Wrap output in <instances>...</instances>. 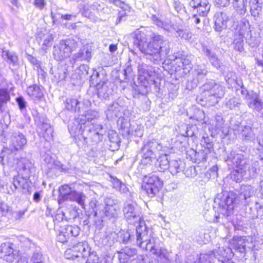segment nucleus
<instances>
[{
    "label": "nucleus",
    "instance_id": "1",
    "mask_svg": "<svg viewBox=\"0 0 263 263\" xmlns=\"http://www.w3.org/2000/svg\"><path fill=\"white\" fill-rule=\"evenodd\" d=\"M134 44L148 59L154 63H158L170 52V43L162 35L154 33L149 41H147L146 35L141 31H137Z\"/></svg>",
    "mask_w": 263,
    "mask_h": 263
},
{
    "label": "nucleus",
    "instance_id": "2",
    "mask_svg": "<svg viewBox=\"0 0 263 263\" xmlns=\"http://www.w3.org/2000/svg\"><path fill=\"white\" fill-rule=\"evenodd\" d=\"M99 117V112L94 110H89L84 116L82 115L75 120L73 125L69 127V132L74 137H82L84 141L89 137L96 142L100 141L104 133L101 124H95V120Z\"/></svg>",
    "mask_w": 263,
    "mask_h": 263
},
{
    "label": "nucleus",
    "instance_id": "3",
    "mask_svg": "<svg viewBox=\"0 0 263 263\" xmlns=\"http://www.w3.org/2000/svg\"><path fill=\"white\" fill-rule=\"evenodd\" d=\"M136 243L142 249L149 250L151 253L157 257L158 260L161 262L168 260V251L158 246V240L153 236V231L146 226L141 225L138 229Z\"/></svg>",
    "mask_w": 263,
    "mask_h": 263
},
{
    "label": "nucleus",
    "instance_id": "4",
    "mask_svg": "<svg viewBox=\"0 0 263 263\" xmlns=\"http://www.w3.org/2000/svg\"><path fill=\"white\" fill-rule=\"evenodd\" d=\"M201 97L200 101L208 102L209 105L214 106L221 99L224 95V89L220 83L214 80H210L200 88Z\"/></svg>",
    "mask_w": 263,
    "mask_h": 263
},
{
    "label": "nucleus",
    "instance_id": "5",
    "mask_svg": "<svg viewBox=\"0 0 263 263\" xmlns=\"http://www.w3.org/2000/svg\"><path fill=\"white\" fill-rule=\"evenodd\" d=\"M226 162L229 167L233 169L230 174V178L236 182L242 181L246 174L247 160L242 154H236L232 152L228 156Z\"/></svg>",
    "mask_w": 263,
    "mask_h": 263
},
{
    "label": "nucleus",
    "instance_id": "6",
    "mask_svg": "<svg viewBox=\"0 0 263 263\" xmlns=\"http://www.w3.org/2000/svg\"><path fill=\"white\" fill-rule=\"evenodd\" d=\"M215 202H218L220 212L226 216L231 214L235 205L240 202L237 194L233 192L218 194Z\"/></svg>",
    "mask_w": 263,
    "mask_h": 263
},
{
    "label": "nucleus",
    "instance_id": "7",
    "mask_svg": "<svg viewBox=\"0 0 263 263\" xmlns=\"http://www.w3.org/2000/svg\"><path fill=\"white\" fill-rule=\"evenodd\" d=\"M252 239L247 237H234L230 241V245L233 249L241 253L246 252L247 248L252 249L253 250H258L263 248L262 241L255 240L254 244L251 243Z\"/></svg>",
    "mask_w": 263,
    "mask_h": 263
},
{
    "label": "nucleus",
    "instance_id": "8",
    "mask_svg": "<svg viewBox=\"0 0 263 263\" xmlns=\"http://www.w3.org/2000/svg\"><path fill=\"white\" fill-rule=\"evenodd\" d=\"M151 19L153 23L157 27L162 28L168 32H171L174 30L182 39L189 40L191 37V34L189 31L182 29L180 26L172 23L169 20L163 21L159 19L156 15H152Z\"/></svg>",
    "mask_w": 263,
    "mask_h": 263
},
{
    "label": "nucleus",
    "instance_id": "9",
    "mask_svg": "<svg viewBox=\"0 0 263 263\" xmlns=\"http://www.w3.org/2000/svg\"><path fill=\"white\" fill-rule=\"evenodd\" d=\"M163 185V182L158 176L149 174L144 177L142 187L149 197H153L159 193Z\"/></svg>",
    "mask_w": 263,
    "mask_h": 263
},
{
    "label": "nucleus",
    "instance_id": "10",
    "mask_svg": "<svg viewBox=\"0 0 263 263\" xmlns=\"http://www.w3.org/2000/svg\"><path fill=\"white\" fill-rule=\"evenodd\" d=\"M125 218L128 223L135 224L138 223L136 227V239L137 238V230L141 225L146 226L144 221L141 218L138 208L133 203H126L123 208Z\"/></svg>",
    "mask_w": 263,
    "mask_h": 263
},
{
    "label": "nucleus",
    "instance_id": "11",
    "mask_svg": "<svg viewBox=\"0 0 263 263\" xmlns=\"http://www.w3.org/2000/svg\"><path fill=\"white\" fill-rule=\"evenodd\" d=\"M231 251L230 245L227 249L219 248L217 250L209 252L208 254H201L200 259H205L210 263H234L228 259V254Z\"/></svg>",
    "mask_w": 263,
    "mask_h": 263
},
{
    "label": "nucleus",
    "instance_id": "12",
    "mask_svg": "<svg viewBox=\"0 0 263 263\" xmlns=\"http://www.w3.org/2000/svg\"><path fill=\"white\" fill-rule=\"evenodd\" d=\"M173 66L176 72L182 70L181 75H186L192 68L191 57L183 52H177L174 55Z\"/></svg>",
    "mask_w": 263,
    "mask_h": 263
},
{
    "label": "nucleus",
    "instance_id": "13",
    "mask_svg": "<svg viewBox=\"0 0 263 263\" xmlns=\"http://www.w3.org/2000/svg\"><path fill=\"white\" fill-rule=\"evenodd\" d=\"M162 145L155 140L147 142L141 148V162L142 164H151L154 158V150L156 149L158 151L162 150Z\"/></svg>",
    "mask_w": 263,
    "mask_h": 263
},
{
    "label": "nucleus",
    "instance_id": "14",
    "mask_svg": "<svg viewBox=\"0 0 263 263\" xmlns=\"http://www.w3.org/2000/svg\"><path fill=\"white\" fill-rule=\"evenodd\" d=\"M90 248L87 242H79L71 248L66 250L65 256L67 259L76 258H86L89 254Z\"/></svg>",
    "mask_w": 263,
    "mask_h": 263
},
{
    "label": "nucleus",
    "instance_id": "15",
    "mask_svg": "<svg viewBox=\"0 0 263 263\" xmlns=\"http://www.w3.org/2000/svg\"><path fill=\"white\" fill-rule=\"evenodd\" d=\"M13 244L10 242H6L0 246V256L8 262L15 263H27L25 258H22L14 253Z\"/></svg>",
    "mask_w": 263,
    "mask_h": 263
},
{
    "label": "nucleus",
    "instance_id": "16",
    "mask_svg": "<svg viewBox=\"0 0 263 263\" xmlns=\"http://www.w3.org/2000/svg\"><path fill=\"white\" fill-rule=\"evenodd\" d=\"M105 206L102 210V217L99 218L102 219L103 215L108 219H115L118 216L120 210L117 201L111 197H106L104 199Z\"/></svg>",
    "mask_w": 263,
    "mask_h": 263
},
{
    "label": "nucleus",
    "instance_id": "17",
    "mask_svg": "<svg viewBox=\"0 0 263 263\" xmlns=\"http://www.w3.org/2000/svg\"><path fill=\"white\" fill-rule=\"evenodd\" d=\"M80 229L76 226H65L61 227L57 235L58 241L62 243L66 242L72 236L77 237L80 234Z\"/></svg>",
    "mask_w": 263,
    "mask_h": 263
},
{
    "label": "nucleus",
    "instance_id": "18",
    "mask_svg": "<svg viewBox=\"0 0 263 263\" xmlns=\"http://www.w3.org/2000/svg\"><path fill=\"white\" fill-rule=\"evenodd\" d=\"M172 149L173 147L171 146H162V150L159 151L162 153L155 163V166L159 171L163 172L168 168L170 161L168 160L167 155L172 153Z\"/></svg>",
    "mask_w": 263,
    "mask_h": 263
},
{
    "label": "nucleus",
    "instance_id": "19",
    "mask_svg": "<svg viewBox=\"0 0 263 263\" xmlns=\"http://www.w3.org/2000/svg\"><path fill=\"white\" fill-rule=\"evenodd\" d=\"M54 58L57 61H62L70 56V50L67 48L64 40H61L55 44L53 49Z\"/></svg>",
    "mask_w": 263,
    "mask_h": 263
},
{
    "label": "nucleus",
    "instance_id": "20",
    "mask_svg": "<svg viewBox=\"0 0 263 263\" xmlns=\"http://www.w3.org/2000/svg\"><path fill=\"white\" fill-rule=\"evenodd\" d=\"M26 143L27 140L23 134L19 132L12 133L9 142L10 148L12 152L22 149Z\"/></svg>",
    "mask_w": 263,
    "mask_h": 263
},
{
    "label": "nucleus",
    "instance_id": "21",
    "mask_svg": "<svg viewBox=\"0 0 263 263\" xmlns=\"http://www.w3.org/2000/svg\"><path fill=\"white\" fill-rule=\"evenodd\" d=\"M148 70H149V66L145 64L140 65L138 66V79L141 81L142 84L138 86L136 90L139 93L144 94L147 92L148 83L146 82V75Z\"/></svg>",
    "mask_w": 263,
    "mask_h": 263
},
{
    "label": "nucleus",
    "instance_id": "22",
    "mask_svg": "<svg viewBox=\"0 0 263 263\" xmlns=\"http://www.w3.org/2000/svg\"><path fill=\"white\" fill-rule=\"evenodd\" d=\"M30 183V176L18 175L13 178L12 186H10V189L8 191V194H12L17 189H27Z\"/></svg>",
    "mask_w": 263,
    "mask_h": 263
},
{
    "label": "nucleus",
    "instance_id": "23",
    "mask_svg": "<svg viewBox=\"0 0 263 263\" xmlns=\"http://www.w3.org/2000/svg\"><path fill=\"white\" fill-rule=\"evenodd\" d=\"M234 34L236 36L245 38L250 43L249 40L252 37V34L249 22L245 21L238 23L235 28Z\"/></svg>",
    "mask_w": 263,
    "mask_h": 263
},
{
    "label": "nucleus",
    "instance_id": "24",
    "mask_svg": "<svg viewBox=\"0 0 263 263\" xmlns=\"http://www.w3.org/2000/svg\"><path fill=\"white\" fill-rule=\"evenodd\" d=\"M223 124V118L221 116L217 115L212 119H210L208 118V121L207 123H205L204 127L208 126L209 130L211 132V136H213L221 130Z\"/></svg>",
    "mask_w": 263,
    "mask_h": 263
},
{
    "label": "nucleus",
    "instance_id": "25",
    "mask_svg": "<svg viewBox=\"0 0 263 263\" xmlns=\"http://www.w3.org/2000/svg\"><path fill=\"white\" fill-rule=\"evenodd\" d=\"M17 165L20 175L30 176L34 171L33 164L26 158H22L17 162Z\"/></svg>",
    "mask_w": 263,
    "mask_h": 263
},
{
    "label": "nucleus",
    "instance_id": "26",
    "mask_svg": "<svg viewBox=\"0 0 263 263\" xmlns=\"http://www.w3.org/2000/svg\"><path fill=\"white\" fill-rule=\"evenodd\" d=\"M43 157L44 163L43 164V166H45L48 170L53 168L64 170L63 168V165L59 161L55 160V156L50 151L45 153Z\"/></svg>",
    "mask_w": 263,
    "mask_h": 263
},
{
    "label": "nucleus",
    "instance_id": "27",
    "mask_svg": "<svg viewBox=\"0 0 263 263\" xmlns=\"http://www.w3.org/2000/svg\"><path fill=\"white\" fill-rule=\"evenodd\" d=\"M92 57V49L90 46L88 44L83 46L79 50V52L73 54L72 59L76 61H89Z\"/></svg>",
    "mask_w": 263,
    "mask_h": 263
},
{
    "label": "nucleus",
    "instance_id": "28",
    "mask_svg": "<svg viewBox=\"0 0 263 263\" xmlns=\"http://www.w3.org/2000/svg\"><path fill=\"white\" fill-rule=\"evenodd\" d=\"M190 5L194 8H196L199 15L202 16L208 14L211 7V5L208 0H192Z\"/></svg>",
    "mask_w": 263,
    "mask_h": 263
},
{
    "label": "nucleus",
    "instance_id": "29",
    "mask_svg": "<svg viewBox=\"0 0 263 263\" xmlns=\"http://www.w3.org/2000/svg\"><path fill=\"white\" fill-rule=\"evenodd\" d=\"M119 259L120 262L125 263L132 261L137 254L136 249L129 247H125L118 252Z\"/></svg>",
    "mask_w": 263,
    "mask_h": 263
},
{
    "label": "nucleus",
    "instance_id": "30",
    "mask_svg": "<svg viewBox=\"0 0 263 263\" xmlns=\"http://www.w3.org/2000/svg\"><path fill=\"white\" fill-rule=\"evenodd\" d=\"M215 30L221 32L227 27V23L230 20L229 16L225 12H217L214 15Z\"/></svg>",
    "mask_w": 263,
    "mask_h": 263
},
{
    "label": "nucleus",
    "instance_id": "31",
    "mask_svg": "<svg viewBox=\"0 0 263 263\" xmlns=\"http://www.w3.org/2000/svg\"><path fill=\"white\" fill-rule=\"evenodd\" d=\"M89 206L94 213V216L95 217V222L96 227L100 229L103 226V220H98V218L102 217V205L99 204L96 200L92 199L89 202Z\"/></svg>",
    "mask_w": 263,
    "mask_h": 263
},
{
    "label": "nucleus",
    "instance_id": "32",
    "mask_svg": "<svg viewBox=\"0 0 263 263\" xmlns=\"http://www.w3.org/2000/svg\"><path fill=\"white\" fill-rule=\"evenodd\" d=\"M247 100L248 106L257 111H261L263 110V102L259 99L256 93L252 92H247L246 97Z\"/></svg>",
    "mask_w": 263,
    "mask_h": 263
},
{
    "label": "nucleus",
    "instance_id": "33",
    "mask_svg": "<svg viewBox=\"0 0 263 263\" xmlns=\"http://www.w3.org/2000/svg\"><path fill=\"white\" fill-rule=\"evenodd\" d=\"M111 84L109 82H101L97 84L96 89L99 98L106 99L111 93V89L109 88Z\"/></svg>",
    "mask_w": 263,
    "mask_h": 263
},
{
    "label": "nucleus",
    "instance_id": "34",
    "mask_svg": "<svg viewBox=\"0 0 263 263\" xmlns=\"http://www.w3.org/2000/svg\"><path fill=\"white\" fill-rule=\"evenodd\" d=\"M122 106L117 102H114L109 105L105 111L107 119H112L115 117H120L121 115Z\"/></svg>",
    "mask_w": 263,
    "mask_h": 263
},
{
    "label": "nucleus",
    "instance_id": "35",
    "mask_svg": "<svg viewBox=\"0 0 263 263\" xmlns=\"http://www.w3.org/2000/svg\"><path fill=\"white\" fill-rule=\"evenodd\" d=\"M254 193L253 187L250 185H242L239 191V197H238L240 202L243 200L248 202V199L252 197Z\"/></svg>",
    "mask_w": 263,
    "mask_h": 263
},
{
    "label": "nucleus",
    "instance_id": "36",
    "mask_svg": "<svg viewBox=\"0 0 263 263\" xmlns=\"http://www.w3.org/2000/svg\"><path fill=\"white\" fill-rule=\"evenodd\" d=\"M53 37L52 34L47 33L39 36L38 42L41 47V49L46 51L51 47L53 42Z\"/></svg>",
    "mask_w": 263,
    "mask_h": 263
},
{
    "label": "nucleus",
    "instance_id": "37",
    "mask_svg": "<svg viewBox=\"0 0 263 263\" xmlns=\"http://www.w3.org/2000/svg\"><path fill=\"white\" fill-rule=\"evenodd\" d=\"M28 95L33 100H39L43 97V92L40 86L36 85L29 86L27 89Z\"/></svg>",
    "mask_w": 263,
    "mask_h": 263
},
{
    "label": "nucleus",
    "instance_id": "38",
    "mask_svg": "<svg viewBox=\"0 0 263 263\" xmlns=\"http://www.w3.org/2000/svg\"><path fill=\"white\" fill-rule=\"evenodd\" d=\"M244 140L253 141L255 139V135L252 129L249 126H241L239 129Z\"/></svg>",
    "mask_w": 263,
    "mask_h": 263
},
{
    "label": "nucleus",
    "instance_id": "39",
    "mask_svg": "<svg viewBox=\"0 0 263 263\" xmlns=\"http://www.w3.org/2000/svg\"><path fill=\"white\" fill-rule=\"evenodd\" d=\"M68 199L67 200H70L77 202L78 204L82 206V208H84L85 201L86 200V196L81 192H78L75 191H72L67 197Z\"/></svg>",
    "mask_w": 263,
    "mask_h": 263
},
{
    "label": "nucleus",
    "instance_id": "40",
    "mask_svg": "<svg viewBox=\"0 0 263 263\" xmlns=\"http://www.w3.org/2000/svg\"><path fill=\"white\" fill-rule=\"evenodd\" d=\"M184 164L181 160H172L170 161L168 168L171 173L173 175H177L183 171Z\"/></svg>",
    "mask_w": 263,
    "mask_h": 263
},
{
    "label": "nucleus",
    "instance_id": "41",
    "mask_svg": "<svg viewBox=\"0 0 263 263\" xmlns=\"http://www.w3.org/2000/svg\"><path fill=\"white\" fill-rule=\"evenodd\" d=\"M207 73L208 70L204 66L197 65L194 71V79L197 80L198 82H201L205 78Z\"/></svg>",
    "mask_w": 263,
    "mask_h": 263
},
{
    "label": "nucleus",
    "instance_id": "42",
    "mask_svg": "<svg viewBox=\"0 0 263 263\" xmlns=\"http://www.w3.org/2000/svg\"><path fill=\"white\" fill-rule=\"evenodd\" d=\"M80 102L75 99H67L66 101L65 106L68 110H74L81 113V107L79 106Z\"/></svg>",
    "mask_w": 263,
    "mask_h": 263
},
{
    "label": "nucleus",
    "instance_id": "43",
    "mask_svg": "<svg viewBox=\"0 0 263 263\" xmlns=\"http://www.w3.org/2000/svg\"><path fill=\"white\" fill-rule=\"evenodd\" d=\"M233 6L238 13L243 14L246 11L247 0H233Z\"/></svg>",
    "mask_w": 263,
    "mask_h": 263
},
{
    "label": "nucleus",
    "instance_id": "44",
    "mask_svg": "<svg viewBox=\"0 0 263 263\" xmlns=\"http://www.w3.org/2000/svg\"><path fill=\"white\" fill-rule=\"evenodd\" d=\"M191 119H195L197 121L201 122L203 127H204L205 123L208 121V117H206L204 111L202 110L197 109L193 117Z\"/></svg>",
    "mask_w": 263,
    "mask_h": 263
},
{
    "label": "nucleus",
    "instance_id": "45",
    "mask_svg": "<svg viewBox=\"0 0 263 263\" xmlns=\"http://www.w3.org/2000/svg\"><path fill=\"white\" fill-rule=\"evenodd\" d=\"M10 99V97L8 89L0 88V110Z\"/></svg>",
    "mask_w": 263,
    "mask_h": 263
},
{
    "label": "nucleus",
    "instance_id": "46",
    "mask_svg": "<svg viewBox=\"0 0 263 263\" xmlns=\"http://www.w3.org/2000/svg\"><path fill=\"white\" fill-rule=\"evenodd\" d=\"M72 190L68 185H64L59 188V200L62 198L63 200H67L68 196L71 194Z\"/></svg>",
    "mask_w": 263,
    "mask_h": 263
},
{
    "label": "nucleus",
    "instance_id": "47",
    "mask_svg": "<svg viewBox=\"0 0 263 263\" xmlns=\"http://www.w3.org/2000/svg\"><path fill=\"white\" fill-rule=\"evenodd\" d=\"M2 57L8 62L15 65L17 62V57L12 52L8 51L3 50L2 51Z\"/></svg>",
    "mask_w": 263,
    "mask_h": 263
},
{
    "label": "nucleus",
    "instance_id": "48",
    "mask_svg": "<svg viewBox=\"0 0 263 263\" xmlns=\"http://www.w3.org/2000/svg\"><path fill=\"white\" fill-rule=\"evenodd\" d=\"M29 263H45L43 254L39 251H35L32 254Z\"/></svg>",
    "mask_w": 263,
    "mask_h": 263
},
{
    "label": "nucleus",
    "instance_id": "49",
    "mask_svg": "<svg viewBox=\"0 0 263 263\" xmlns=\"http://www.w3.org/2000/svg\"><path fill=\"white\" fill-rule=\"evenodd\" d=\"M46 124H50L47 122V120L45 119H40L39 122L37 123V131L40 137H43L46 131L45 127Z\"/></svg>",
    "mask_w": 263,
    "mask_h": 263
},
{
    "label": "nucleus",
    "instance_id": "50",
    "mask_svg": "<svg viewBox=\"0 0 263 263\" xmlns=\"http://www.w3.org/2000/svg\"><path fill=\"white\" fill-rule=\"evenodd\" d=\"M234 48L239 51H242L243 50V38L236 36L234 34Z\"/></svg>",
    "mask_w": 263,
    "mask_h": 263
},
{
    "label": "nucleus",
    "instance_id": "51",
    "mask_svg": "<svg viewBox=\"0 0 263 263\" xmlns=\"http://www.w3.org/2000/svg\"><path fill=\"white\" fill-rule=\"evenodd\" d=\"M46 131L43 138L47 141H50L53 140V129L50 124H46Z\"/></svg>",
    "mask_w": 263,
    "mask_h": 263
},
{
    "label": "nucleus",
    "instance_id": "52",
    "mask_svg": "<svg viewBox=\"0 0 263 263\" xmlns=\"http://www.w3.org/2000/svg\"><path fill=\"white\" fill-rule=\"evenodd\" d=\"M68 49L70 50V54L74 51L78 47V43L72 39L64 40Z\"/></svg>",
    "mask_w": 263,
    "mask_h": 263
},
{
    "label": "nucleus",
    "instance_id": "53",
    "mask_svg": "<svg viewBox=\"0 0 263 263\" xmlns=\"http://www.w3.org/2000/svg\"><path fill=\"white\" fill-rule=\"evenodd\" d=\"M90 8L92 10L93 13L95 11L99 13H105V7L103 4H100L98 2H95L93 4L90 5Z\"/></svg>",
    "mask_w": 263,
    "mask_h": 263
},
{
    "label": "nucleus",
    "instance_id": "54",
    "mask_svg": "<svg viewBox=\"0 0 263 263\" xmlns=\"http://www.w3.org/2000/svg\"><path fill=\"white\" fill-rule=\"evenodd\" d=\"M80 10L82 14L85 17H89L90 14L93 13L90 5L88 4L85 5L84 6L80 5Z\"/></svg>",
    "mask_w": 263,
    "mask_h": 263
},
{
    "label": "nucleus",
    "instance_id": "55",
    "mask_svg": "<svg viewBox=\"0 0 263 263\" xmlns=\"http://www.w3.org/2000/svg\"><path fill=\"white\" fill-rule=\"evenodd\" d=\"M239 104V100L236 98H231L226 102V106L231 109L238 106Z\"/></svg>",
    "mask_w": 263,
    "mask_h": 263
},
{
    "label": "nucleus",
    "instance_id": "56",
    "mask_svg": "<svg viewBox=\"0 0 263 263\" xmlns=\"http://www.w3.org/2000/svg\"><path fill=\"white\" fill-rule=\"evenodd\" d=\"M257 2L255 4L254 3L250 4V11L252 15L256 16L258 15L259 12L261 10V7L257 4Z\"/></svg>",
    "mask_w": 263,
    "mask_h": 263
},
{
    "label": "nucleus",
    "instance_id": "57",
    "mask_svg": "<svg viewBox=\"0 0 263 263\" xmlns=\"http://www.w3.org/2000/svg\"><path fill=\"white\" fill-rule=\"evenodd\" d=\"M110 3H112L115 6H118L120 7L122 9H124L125 10H127L130 9V7L124 4L123 2H121L120 0H106Z\"/></svg>",
    "mask_w": 263,
    "mask_h": 263
},
{
    "label": "nucleus",
    "instance_id": "58",
    "mask_svg": "<svg viewBox=\"0 0 263 263\" xmlns=\"http://www.w3.org/2000/svg\"><path fill=\"white\" fill-rule=\"evenodd\" d=\"M184 174L187 177H194L197 175V173L194 166H190L185 171Z\"/></svg>",
    "mask_w": 263,
    "mask_h": 263
},
{
    "label": "nucleus",
    "instance_id": "59",
    "mask_svg": "<svg viewBox=\"0 0 263 263\" xmlns=\"http://www.w3.org/2000/svg\"><path fill=\"white\" fill-rule=\"evenodd\" d=\"M202 140H203V142L206 144V147L205 148L207 149V151L210 152L211 150L213 149V145L212 142L211 141V140L210 139L208 136H203Z\"/></svg>",
    "mask_w": 263,
    "mask_h": 263
},
{
    "label": "nucleus",
    "instance_id": "60",
    "mask_svg": "<svg viewBox=\"0 0 263 263\" xmlns=\"http://www.w3.org/2000/svg\"><path fill=\"white\" fill-rule=\"evenodd\" d=\"M88 257L86 262H91L92 263H99V257L96 254V252L89 253V254L87 257Z\"/></svg>",
    "mask_w": 263,
    "mask_h": 263
},
{
    "label": "nucleus",
    "instance_id": "61",
    "mask_svg": "<svg viewBox=\"0 0 263 263\" xmlns=\"http://www.w3.org/2000/svg\"><path fill=\"white\" fill-rule=\"evenodd\" d=\"M209 60L212 64L216 68H218L220 67L221 62L215 56V54H212Z\"/></svg>",
    "mask_w": 263,
    "mask_h": 263
},
{
    "label": "nucleus",
    "instance_id": "62",
    "mask_svg": "<svg viewBox=\"0 0 263 263\" xmlns=\"http://www.w3.org/2000/svg\"><path fill=\"white\" fill-rule=\"evenodd\" d=\"M99 73L97 71H93V73L90 78V81L91 85H97L98 83V79L99 77Z\"/></svg>",
    "mask_w": 263,
    "mask_h": 263
},
{
    "label": "nucleus",
    "instance_id": "63",
    "mask_svg": "<svg viewBox=\"0 0 263 263\" xmlns=\"http://www.w3.org/2000/svg\"><path fill=\"white\" fill-rule=\"evenodd\" d=\"M28 60L30 63L34 66H36L37 69H41V62L40 61H39L31 55H29Z\"/></svg>",
    "mask_w": 263,
    "mask_h": 263
},
{
    "label": "nucleus",
    "instance_id": "64",
    "mask_svg": "<svg viewBox=\"0 0 263 263\" xmlns=\"http://www.w3.org/2000/svg\"><path fill=\"white\" fill-rule=\"evenodd\" d=\"M111 182L112 183L113 188L119 192V189H120V186L123 182H121L117 178H114V177L112 178Z\"/></svg>",
    "mask_w": 263,
    "mask_h": 263
}]
</instances>
